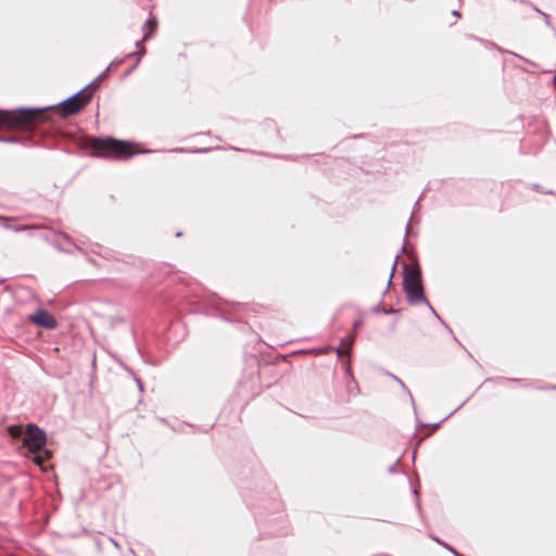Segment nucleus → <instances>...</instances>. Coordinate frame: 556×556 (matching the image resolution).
Returning <instances> with one entry per match:
<instances>
[{
    "mask_svg": "<svg viewBox=\"0 0 556 556\" xmlns=\"http://www.w3.org/2000/svg\"><path fill=\"white\" fill-rule=\"evenodd\" d=\"M91 99V92L81 90L62 103L61 111L64 115H72L81 110Z\"/></svg>",
    "mask_w": 556,
    "mask_h": 556,
    "instance_id": "nucleus-5",
    "label": "nucleus"
},
{
    "mask_svg": "<svg viewBox=\"0 0 556 556\" xmlns=\"http://www.w3.org/2000/svg\"><path fill=\"white\" fill-rule=\"evenodd\" d=\"M155 28H156V21L154 17H150L143 27V31H144L143 40L149 39L151 37V35L153 34V31L155 30Z\"/></svg>",
    "mask_w": 556,
    "mask_h": 556,
    "instance_id": "nucleus-9",
    "label": "nucleus"
},
{
    "mask_svg": "<svg viewBox=\"0 0 556 556\" xmlns=\"http://www.w3.org/2000/svg\"><path fill=\"white\" fill-rule=\"evenodd\" d=\"M396 258H397V256L395 257V261L393 262V268H394V267H395V265H396Z\"/></svg>",
    "mask_w": 556,
    "mask_h": 556,
    "instance_id": "nucleus-14",
    "label": "nucleus"
},
{
    "mask_svg": "<svg viewBox=\"0 0 556 556\" xmlns=\"http://www.w3.org/2000/svg\"><path fill=\"white\" fill-rule=\"evenodd\" d=\"M29 320L45 329H54L58 326L55 317L46 309H38L29 316Z\"/></svg>",
    "mask_w": 556,
    "mask_h": 556,
    "instance_id": "nucleus-6",
    "label": "nucleus"
},
{
    "mask_svg": "<svg viewBox=\"0 0 556 556\" xmlns=\"http://www.w3.org/2000/svg\"><path fill=\"white\" fill-rule=\"evenodd\" d=\"M0 223H1L3 228L9 229V230H13V231H23V230H26V229H30L29 226H23V225L16 224L15 219L10 218V217L1 216L0 217Z\"/></svg>",
    "mask_w": 556,
    "mask_h": 556,
    "instance_id": "nucleus-7",
    "label": "nucleus"
},
{
    "mask_svg": "<svg viewBox=\"0 0 556 556\" xmlns=\"http://www.w3.org/2000/svg\"><path fill=\"white\" fill-rule=\"evenodd\" d=\"M91 148L99 156L114 159H127L136 153L132 146L128 142L112 138H93L91 139Z\"/></svg>",
    "mask_w": 556,
    "mask_h": 556,
    "instance_id": "nucleus-3",
    "label": "nucleus"
},
{
    "mask_svg": "<svg viewBox=\"0 0 556 556\" xmlns=\"http://www.w3.org/2000/svg\"><path fill=\"white\" fill-rule=\"evenodd\" d=\"M9 432L12 437H18L22 433V428L17 426H12L9 428Z\"/></svg>",
    "mask_w": 556,
    "mask_h": 556,
    "instance_id": "nucleus-10",
    "label": "nucleus"
},
{
    "mask_svg": "<svg viewBox=\"0 0 556 556\" xmlns=\"http://www.w3.org/2000/svg\"><path fill=\"white\" fill-rule=\"evenodd\" d=\"M40 117V110L0 111V128L30 129Z\"/></svg>",
    "mask_w": 556,
    "mask_h": 556,
    "instance_id": "nucleus-2",
    "label": "nucleus"
},
{
    "mask_svg": "<svg viewBox=\"0 0 556 556\" xmlns=\"http://www.w3.org/2000/svg\"><path fill=\"white\" fill-rule=\"evenodd\" d=\"M46 433L35 425H28L23 438V444L29 453L34 454V463L45 470L46 462L51 457V452L45 448Z\"/></svg>",
    "mask_w": 556,
    "mask_h": 556,
    "instance_id": "nucleus-1",
    "label": "nucleus"
},
{
    "mask_svg": "<svg viewBox=\"0 0 556 556\" xmlns=\"http://www.w3.org/2000/svg\"><path fill=\"white\" fill-rule=\"evenodd\" d=\"M452 13H453V15H454V16H456L457 18H459V17H460V13H459V11L454 10Z\"/></svg>",
    "mask_w": 556,
    "mask_h": 556,
    "instance_id": "nucleus-12",
    "label": "nucleus"
},
{
    "mask_svg": "<svg viewBox=\"0 0 556 556\" xmlns=\"http://www.w3.org/2000/svg\"><path fill=\"white\" fill-rule=\"evenodd\" d=\"M354 337L350 336L343 340H341L340 346L336 349V352L339 356L349 355L350 350L353 345Z\"/></svg>",
    "mask_w": 556,
    "mask_h": 556,
    "instance_id": "nucleus-8",
    "label": "nucleus"
},
{
    "mask_svg": "<svg viewBox=\"0 0 556 556\" xmlns=\"http://www.w3.org/2000/svg\"><path fill=\"white\" fill-rule=\"evenodd\" d=\"M16 141H17L16 137H3V136H0V142H16Z\"/></svg>",
    "mask_w": 556,
    "mask_h": 556,
    "instance_id": "nucleus-11",
    "label": "nucleus"
},
{
    "mask_svg": "<svg viewBox=\"0 0 556 556\" xmlns=\"http://www.w3.org/2000/svg\"><path fill=\"white\" fill-rule=\"evenodd\" d=\"M326 351H328V349H327V348H324V349H321V350H318L317 352H318V353H321V352H326Z\"/></svg>",
    "mask_w": 556,
    "mask_h": 556,
    "instance_id": "nucleus-13",
    "label": "nucleus"
},
{
    "mask_svg": "<svg viewBox=\"0 0 556 556\" xmlns=\"http://www.w3.org/2000/svg\"><path fill=\"white\" fill-rule=\"evenodd\" d=\"M404 289L410 303L426 302L420 275L417 270H406L404 275Z\"/></svg>",
    "mask_w": 556,
    "mask_h": 556,
    "instance_id": "nucleus-4",
    "label": "nucleus"
}]
</instances>
